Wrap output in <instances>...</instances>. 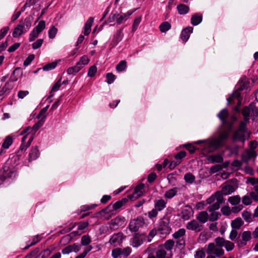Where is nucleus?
Masks as SVG:
<instances>
[{
    "mask_svg": "<svg viewBox=\"0 0 258 258\" xmlns=\"http://www.w3.org/2000/svg\"><path fill=\"white\" fill-rule=\"evenodd\" d=\"M232 126V124L230 123L229 128L228 130L221 132L217 138L209 140L206 143L205 146L208 147L209 152H212L222 146L223 142L229 136Z\"/></svg>",
    "mask_w": 258,
    "mask_h": 258,
    "instance_id": "nucleus-1",
    "label": "nucleus"
},
{
    "mask_svg": "<svg viewBox=\"0 0 258 258\" xmlns=\"http://www.w3.org/2000/svg\"><path fill=\"white\" fill-rule=\"evenodd\" d=\"M215 243H210L206 248L208 254H215L217 257L223 255L224 251L222 247L225 244L226 240L222 237H218L215 239Z\"/></svg>",
    "mask_w": 258,
    "mask_h": 258,
    "instance_id": "nucleus-2",
    "label": "nucleus"
},
{
    "mask_svg": "<svg viewBox=\"0 0 258 258\" xmlns=\"http://www.w3.org/2000/svg\"><path fill=\"white\" fill-rule=\"evenodd\" d=\"M216 195L218 197L217 201L209 206L207 208V210L211 212L209 216L210 221H215L219 219L221 214L220 213L216 212V210H218L220 207V205L224 202L223 196L219 191H217Z\"/></svg>",
    "mask_w": 258,
    "mask_h": 258,
    "instance_id": "nucleus-3",
    "label": "nucleus"
},
{
    "mask_svg": "<svg viewBox=\"0 0 258 258\" xmlns=\"http://www.w3.org/2000/svg\"><path fill=\"white\" fill-rule=\"evenodd\" d=\"M128 202V199L126 198L122 199L121 200L118 201L115 203L110 204L107 206L105 208L99 211L97 214L102 218L104 219H109L112 214V210H111V205L112 208L114 210H117L120 208L124 204Z\"/></svg>",
    "mask_w": 258,
    "mask_h": 258,
    "instance_id": "nucleus-4",
    "label": "nucleus"
},
{
    "mask_svg": "<svg viewBox=\"0 0 258 258\" xmlns=\"http://www.w3.org/2000/svg\"><path fill=\"white\" fill-rule=\"evenodd\" d=\"M247 132L246 123L244 121H241L240 123L239 127L236 130L233 135V140L234 141H239L243 144L247 139L246 134Z\"/></svg>",
    "mask_w": 258,
    "mask_h": 258,
    "instance_id": "nucleus-5",
    "label": "nucleus"
},
{
    "mask_svg": "<svg viewBox=\"0 0 258 258\" xmlns=\"http://www.w3.org/2000/svg\"><path fill=\"white\" fill-rule=\"evenodd\" d=\"M185 230L180 228L173 234V237L176 240V246L180 248H183L185 245Z\"/></svg>",
    "mask_w": 258,
    "mask_h": 258,
    "instance_id": "nucleus-6",
    "label": "nucleus"
},
{
    "mask_svg": "<svg viewBox=\"0 0 258 258\" xmlns=\"http://www.w3.org/2000/svg\"><path fill=\"white\" fill-rule=\"evenodd\" d=\"M145 225L144 218L139 216L131 220L128 228L131 231L136 232Z\"/></svg>",
    "mask_w": 258,
    "mask_h": 258,
    "instance_id": "nucleus-7",
    "label": "nucleus"
},
{
    "mask_svg": "<svg viewBox=\"0 0 258 258\" xmlns=\"http://www.w3.org/2000/svg\"><path fill=\"white\" fill-rule=\"evenodd\" d=\"M170 220L168 217H163L159 223L157 230L161 234H167L170 233L171 228L169 226Z\"/></svg>",
    "mask_w": 258,
    "mask_h": 258,
    "instance_id": "nucleus-8",
    "label": "nucleus"
},
{
    "mask_svg": "<svg viewBox=\"0 0 258 258\" xmlns=\"http://www.w3.org/2000/svg\"><path fill=\"white\" fill-rule=\"evenodd\" d=\"M27 137L28 135H26L22 138V144L19 150L17 152L18 156H21L23 152L25 151L26 149L30 146L32 141L33 140V136L31 135L28 141L26 142V139H27Z\"/></svg>",
    "mask_w": 258,
    "mask_h": 258,
    "instance_id": "nucleus-9",
    "label": "nucleus"
},
{
    "mask_svg": "<svg viewBox=\"0 0 258 258\" xmlns=\"http://www.w3.org/2000/svg\"><path fill=\"white\" fill-rule=\"evenodd\" d=\"M185 227L187 230L194 231L195 232H199L203 229V225L197 220H192L187 222Z\"/></svg>",
    "mask_w": 258,
    "mask_h": 258,
    "instance_id": "nucleus-10",
    "label": "nucleus"
},
{
    "mask_svg": "<svg viewBox=\"0 0 258 258\" xmlns=\"http://www.w3.org/2000/svg\"><path fill=\"white\" fill-rule=\"evenodd\" d=\"M248 84L249 82L246 78L241 79L238 84V87L237 90L233 94V96L234 97L239 98L240 95L239 92L246 88L248 87Z\"/></svg>",
    "mask_w": 258,
    "mask_h": 258,
    "instance_id": "nucleus-11",
    "label": "nucleus"
},
{
    "mask_svg": "<svg viewBox=\"0 0 258 258\" xmlns=\"http://www.w3.org/2000/svg\"><path fill=\"white\" fill-rule=\"evenodd\" d=\"M123 234L122 233L114 234L110 238L109 243L114 246L120 245L122 241Z\"/></svg>",
    "mask_w": 258,
    "mask_h": 258,
    "instance_id": "nucleus-12",
    "label": "nucleus"
},
{
    "mask_svg": "<svg viewBox=\"0 0 258 258\" xmlns=\"http://www.w3.org/2000/svg\"><path fill=\"white\" fill-rule=\"evenodd\" d=\"M251 233L249 231H244L241 234L242 239L237 240L238 246L242 247L246 244L247 242L250 240Z\"/></svg>",
    "mask_w": 258,
    "mask_h": 258,
    "instance_id": "nucleus-13",
    "label": "nucleus"
},
{
    "mask_svg": "<svg viewBox=\"0 0 258 258\" xmlns=\"http://www.w3.org/2000/svg\"><path fill=\"white\" fill-rule=\"evenodd\" d=\"M173 254L170 252L167 254V252L162 246H159L155 251V256L157 258H172Z\"/></svg>",
    "mask_w": 258,
    "mask_h": 258,
    "instance_id": "nucleus-14",
    "label": "nucleus"
},
{
    "mask_svg": "<svg viewBox=\"0 0 258 258\" xmlns=\"http://www.w3.org/2000/svg\"><path fill=\"white\" fill-rule=\"evenodd\" d=\"M124 222V218L121 216H117L110 221V227L111 228H117V227L121 226Z\"/></svg>",
    "mask_w": 258,
    "mask_h": 258,
    "instance_id": "nucleus-15",
    "label": "nucleus"
},
{
    "mask_svg": "<svg viewBox=\"0 0 258 258\" xmlns=\"http://www.w3.org/2000/svg\"><path fill=\"white\" fill-rule=\"evenodd\" d=\"M256 156V152L254 151L247 150L245 153L241 156V158L244 162H248L252 158H254Z\"/></svg>",
    "mask_w": 258,
    "mask_h": 258,
    "instance_id": "nucleus-16",
    "label": "nucleus"
},
{
    "mask_svg": "<svg viewBox=\"0 0 258 258\" xmlns=\"http://www.w3.org/2000/svg\"><path fill=\"white\" fill-rule=\"evenodd\" d=\"M193 31L192 27H187L184 29L181 33L180 38L184 42H186L190 36V34Z\"/></svg>",
    "mask_w": 258,
    "mask_h": 258,
    "instance_id": "nucleus-17",
    "label": "nucleus"
},
{
    "mask_svg": "<svg viewBox=\"0 0 258 258\" xmlns=\"http://www.w3.org/2000/svg\"><path fill=\"white\" fill-rule=\"evenodd\" d=\"M145 239V237L143 238L139 233H136L133 239V241H132L133 246L137 247L140 246L143 243V241Z\"/></svg>",
    "mask_w": 258,
    "mask_h": 258,
    "instance_id": "nucleus-18",
    "label": "nucleus"
},
{
    "mask_svg": "<svg viewBox=\"0 0 258 258\" xmlns=\"http://www.w3.org/2000/svg\"><path fill=\"white\" fill-rule=\"evenodd\" d=\"M44 122V120L43 118H41L39 121H38L37 123H36L33 126L32 128H27L26 129L24 130L21 133V134H23V133H30V131L31 130H33L34 132L37 131L42 125L43 124Z\"/></svg>",
    "mask_w": 258,
    "mask_h": 258,
    "instance_id": "nucleus-19",
    "label": "nucleus"
},
{
    "mask_svg": "<svg viewBox=\"0 0 258 258\" xmlns=\"http://www.w3.org/2000/svg\"><path fill=\"white\" fill-rule=\"evenodd\" d=\"M167 202L163 199H159L155 202L154 208L158 211H161L166 208Z\"/></svg>",
    "mask_w": 258,
    "mask_h": 258,
    "instance_id": "nucleus-20",
    "label": "nucleus"
},
{
    "mask_svg": "<svg viewBox=\"0 0 258 258\" xmlns=\"http://www.w3.org/2000/svg\"><path fill=\"white\" fill-rule=\"evenodd\" d=\"M197 220L202 223V224L207 222L209 219V215L207 212L202 211L196 216Z\"/></svg>",
    "mask_w": 258,
    "mask_h": 258,
    "instance_id": "nucleus-21",
    "label": "nucleus"
},
{
    "mask_svg": "<svg viewBox=\"0 0 258 258\" xmlns=\"http://www.w3.org/2000/svg\"><path fill=\"white\" fill-rule=\"evenodd\" d=\"M39 155V150L37 146L32 148L29 153L28 160L29 162L36 159Z\"/></svg>",
    "mask_w": 258,
    "mask_h": 258,
    "instance_id": "nucleus-22",
    "label": "nucleus"
},
{
    "mask_svg": "<svg viewBox=\"0 0 258 258\" xmlns=\"http://www.w3.org/2000/svg\"><path fill=\"white\" fill-rule=\"evenodd\" d=\"M94 21V18L93 17H90L87 21L84 26V34L85 35H88L91 31V28Z\"/></svg>",
    "mask_w": 258,
    "mask_h": 258,
    "instance_id": "nucleus-23",
    "label": "nucleus"
},
{
    "mask_svg": "<svg viewBox=\"0 0 258 258\" xmlns=\"http://www.w3.org/2000/svg\"><path fill=\"white\" fill-rule=\"evenodd\" d=\"M178 188L177 187H173L167 190L164 196V198L168 199H172L177 195Z\"/></svg>",
    "mask_w": 258,
    "mask_h": 258,
    "instance_id": "nucleus-24",
    "label": "nucleus"
},
{
    "mask_svg": "<svg viewBox=\"0 0 258 258\" xmlns=\"http://www.w3.org/2000/svg\"><path fill=\"white\" fill-rule=\"evenodd\" d=\"M202 15L199 14H195L191 16V23L194 26H197L202 21Z\"/></svg>",
    "mask_w": 258,
    "mask_h": 258,
    "instance_id": "nucleus-25",
    "label": "nucleus"
},
{
    "mask_svg": "<svg viewBox=\"0 0 258 258\" xmlns=\"http://www.w3.org/2000/svg\"><path fill=\"white\" fill-rule=\"evenodd\" d=\"M228 116V112L225 109H222L218 114V116L222 121L223 124H227L226 119Z\"/></svg>",
    "mask_w": 258,
    "mask_h": 258,
    "instance_id": "nucleus-26",
    "label": "nucleus"
},
{
    "mask_svg": "<svg viewBox=\"0 0 258 258\" xmlns=\"http://www.w3.org/2000/svg\"><path fill=\"white\" fill-rule=\"evenodd\" d=\"M207 160L212 163H222L223 161V157L220 155L210 156L208 157Z\"/></svg>",
    "mask_w": 258,
    "mask_h": 258,
    "instance_id": "nucleus-27",
    "label": "nucleus"
},
{
    "mask_svg": "<svg viewBox=\"0 0 258 258\" xmlns=\"http://www.w3.org/2000/svg\"><path fill=\"white\" fill-rule=\"evenodd\" d=\"M242 114L244 116V120L246 123L249 120V116H250V104L248 106L244 107L242 110Z\"/></svg>",
    "mask_w": 258,
    "mask_h": 258,
    "instance_id": "nucleus-28",
    "label": "nucleus"
},
{
    "mask_svg": "<svg viewBox=\"0 0 258 258\" xmlns=\"http://www.w3.org/2000/svg\"><path fill=\"white\" fill-rule=\"evenodd\" d=\"M235 190L234 187L231 185H226L222 187L221 192L219 191L222 195H228L232 192Z\"/></svg>",
    "mask_w": 258,
    "mask_h": 258,
    "instance_id": "nucleus-29",
    "label": "nucleus"
},
{
    "mask_svg": "<svg viewBox=\"0 0 258 258\" xmlns=\"http://www.w3.org/2000/svg\"><path fill=\"white\" fill-rule=\"evenodd\" d=\"M23 28L22 25L19 24L17 27L15 28L14 31L13 33V36L15 38L19 37L23 33H25Z\"/></svg>",
    "mask_w": 258,
    "mask_h": 258,
    "instance_id": "nucleus-30",
    "label": "nucleus"
},
{
    "mask_svg": "<svg viewBox=\"0 0 258 258\" xmlns=\"http://www.w3.org/2000/svg\"><path fill=\"white\" fill-rule=\"evenodd\" d=\"M133 12L128 11L126 13L123 14L116 20L117 24H121L124 21H125L129 17L133 14Z\"/></svg>",
    "mask_w": 258,
    "mask_h": 258,
    "instance_id": "nucleus-31",
    "label": "nucleus"
},
{
    "mask_svg": "<svg viewBox=\"0 0 258 258\" xmlns=\"http://www.w3.org/2000/svg\"><path fill=\"white\" fill-rule=\"evenodd\" d=\"M177 10L179 14L185 15L189 12V8L184 4H179L177 6Z\"/></svg>",
    "mask_w": 258,
    "mask_h": 258,
    "instance_id": "nucleus-32",
    "label": "nucleus"
},
{
    "mask_svg": "<svg viewBox=\"0 0 258 258\" xmlns=\"http://www.w3.org/2000/svg\"><path fill=\"white\" fill-rule=\"evenodd\" d=\"M243 222L240 218H237L231 222V226L234 229H239L243 225Z\"/></svg>",
    "mask_w": 258,
    "mask_h": 258,
    "instance_id": "nucleus-33",
    "label": "nucleus"
},
{
    "mask_svg": "<svg viewBox=\"0 0 258 258\" xmlns=\"http://www.w3.org/2000/svg\"><path fill=\"white\" fill-rule=\"evenodd\" d=\"M20 24L22 25L24 31L27 32L31 26V21L30 18H26L23 22H20Z\"/></svg>",
    "mask_w": 258,
    "mask_h": 258,
    "instance_id": "nucleus-34",
    "label": "nucleus"
},
{
    "mask_svg": "<svg viewBox=\"0 0 258 258\" xmlns=\"http://www.w3.org/2000/svg\"><path fill=\"white\" fill-rule=\"evenodd\" d=\"M175 242L173 240H168L166 241L163 245V248L165 250L171 251L173 248Z\"/></svg>",
    "mask_w": 258,
    "mask_h": 258,
    "instance_id": "nucleus-35",
    "label": "nucleus"
},
{
    "mask_svg": "<svg viewBox=\"0 0 258 258\" xmlns=\"http://www.w3.org/2000/svg\"><path fill=\"white\" fill-rule=\"evenodd\" d=\"M241 198L239 196L230 197L228 198V202L232 205H238L240 202Z\"/></svg>",
    "mask_w": 258,
    "mask_h": 258,
    "instance_id": "nucleus-36",
    "label": "nucleus"
},
{
    "mask_svg": "<svg viewBox=\"0 0 258 258\" xmlns=\"http://www.w3.org/2000/svg\"><path fill=\"white\" fill-rule=\"evenodd\" d=\"M12 143L13 139L11 136H9L5 138L2 147L4 149H8L9 147L12 144Z\"/></svg>",
    "mask_w": 258,
    "mask_h": 258,
    "instance_id": "nucleus-37",
    "label": "nucleus"
},
{
    "mask_svg": "<svg viewBox=\"0 0 258 258\" xmlns=\"http://www.w3.org/2000/svg\"><path fill=\"white\" fill-rule=\"evenodd\" d=\"M195 176L192 173L189 172L186 173L184 176V179L185 181L190 184L194 183L195 180Z\"/></svg>",
    "mask_w": 258,
    "mask_h": 258,
    "instance_id": "nucleus-38",
    "label": "nucleus"
},
{
    "mask_svg": "<svg viewBox=\"0 0 258 258\" xmlns=\"http://www.w3.org/2000/svg\"><path fill=\"white\" fill-rule=\"evenodd\" d=\"M59 61L57 60L46 64L43 67V70L45 71H48L54 69L56 67L58 61Z\"/></svg>",
    "mask_w": 258,
    "mask_h": 258,
    "instance_id": "nucleus-39",
    "label": "nucleus"
},
{
    "mask_svg": "<svg viewBox=\"0 0 258 258\" xmlns=\"http://www.w3.org/2000/svg\"><path fill=\"white\" fill-rule=\"evenodd\" d=\"M171 28L170 24L168 22L162 23L159 26L160 30L162 32H166Z\"/></svg>",
    "mask_w": 258,
    "mask_h": 258,
    "instance_id": "nucleus-40",
    "label": "nucleus"
},
{
    "mask_svg": "<svg viewBox=\"0 0 258 258\" xmlns=\"http://www.w3.org/2000/svg\"><path fill=\"white\" fill-rule=\"evenodd\" d=\"M81 67L78 65L77 63L76 66L68 69L67 73L69 75L73 74L78 73L81 70Z\"/></svg>",
    "mask_w": 258,
    "mask_h": 258,
    "instance_id": "nucleus-41",
    "label": "nucleus"
},
{
    "mask_svg": "<svg viewBox=\"0 0 258 258\" xmlns=\"http://www.w3.org/2000/svg\"><path fill=\"white\" fill-rule=\"evenodd\" d=\"M57 29L54 26H51L48 30V36L50 39H53L57 32Z\"/></svg>",
    "mask_w": 258,
    "mask_h": 258,
    "instance_id": "nucleus-42",
    "label": "nucleus"
},
{
    "mask_svg": "<svg viewBox=\"0 0 258 258\" xmlns=\"http://www.w3.org/2000/svg\"><path fill=\"white\" fill-rule=\"evenodd\" d=\"M126 62L125 60H121L120 62L116 66V69L118 72H122L124 71L126 68Z\"/></svg>",
    "mask_w": 258,
    "mask_h": 258,
    "instance_id": "nucleus-43",
    "label": "nucleus"
},
{
    "mask_svg": "<svg viewBox=\"0 0 258 258\" xmlns=\"http://www.w3.org/2000/svg\"><path fill=\"white\" fill-rule=\"evenodd\" d=\"M132 252V249L130 247H126L124 248H121V256L123 257H127Z\"/></svg>",
    "mask_w": 258,
    "mask_h": 258,
    "instance_id": "nucleus-44",
    "label": "nucleus"
},
{
    "mask_svg": "<svg viewBox=\"0 0 258 258\" xmlns=\"http://www.w3.org/2000/svg\"><path fill=\"white\" fill-rule=\"evenodd\" d=\"M92 249V246L91 245H88L85 248L84 251L81 254L77 256L76 258H85L88 252H89Z\"/></svg>",
    "mask_w": 258,
    "mask_h": 258,
    "instance_id": "nucleus-45",
    "label": "nucleus"
},
{
    "mask_svg": "<svg viewBox=\"0 0 258 258\" xmlns=\"http://www.w3.org/2000/svg\"><path fill=\"white\" fill-rule=\"evenodd\" d=\"M123 36V34L121 30H118L116 31V33L114 37V40L116 43L119 42L122 39Z\"/></svg>",
    "mask_w": 258,
    "mask_h": 258,
    "instance_id": "nucleus-46",
    "label": "nucleus"
},
{
    "mask_svg": "<svg viewBox=\"0 0 258 258\" xmlns=\"http://www.w3.org/2000/svg\"><path fill=\"white\" fill-rule=\"evenodd\" d=\"M223 168V166L220 164H217L214 166H212L210 168V173L211 174H213L216 173L220 170H221Z\"/></svg>",
    "mask_w": 258,
    "mask_h": 258,
    "instance_id": "nucleus-47",
    "label": "nucleus"
},
{
    "mask_svg": "<svg viewBox=\"0 0 258 258\" xmlns=\"http://www.w3.org/2000/svg\"><path fill=\"white\" fill-rule=\"evenodd\" d=\"M45 28V22L44 20L40 21L37 26L34 28L38 32L41 33Z\"/></svg>",
    "mask_w": 258,
    "mask_h": 258,
    "instance_id": "nucleus-48",
    "label": "nucleus"
},
{
    "mask_svg": "<svg viewBox=\"0 0 258 258\" xmlns=\"http://www.w3.org/2000/svg\"><path fill=\"white\" fill-rule=\"evenodd\" d=\"M20 71L19 68H16L13 72V74L11 75L10 77V80L12 82H15L17 81L18 79V78L15 76L16 74L20 75V76H21L22 74V72H21L20 73H19V72Z\"/></svg>",
    "mask_w": 258,
    "mask_h": 258,
    "instance_id": "nucleus-49",
    "label": "nucleus"
},
{
    "mask_svg": "<svg viewBox=\"0 0 258 258\" xmlns=\"http://www.w3.org/2000/svg\"><path fill=\"white\" fill-rule=\"evenodd\" d=\"M250 116H257L258 115V109L253 104H250Z\"/></svg>",
    "mask_w": 258,
    "mask_h": 258,
    "instance_id": "nucleus-50",
    "label": "nucleus"
},
{
    "mask_svg": "<svg viewBox=\"0 0 258 258\" xmlns=\"http://www.w3.org/2000/svg\"><path fill=\"white\" fill-rule=\"evenodd\" d=\"M242 202L245 205H249L252 202L249 194L244 196L242 199Z\"/></svg>",
    "mask_w": 258,
    "mask_h": 258,
    "instance_id": "nucleus-51",
    "label": "nucleus"
},
{
    "mask_svg": "<svg viewBox=\"0 0 258 258\" xmlns=\"http://www.w3.org/2000/svg\"><path fill=\"white\" fill-rule=\"evenodd\" d=\"M145 185L144 184L142 183L138 185H137L134 190V191L136 193L139 194V196H142L144 193V188Z\"/></svg>",
    "mask_w": 258,
    "mask_h": 258,
    "instance_id": "nucleus-52",
    "label": "nucleus"
},
{
    "mask_svg": "<svg viewBox=\"0 0 258 258\" xmlns=\"http://www.w3.org/2000/svg\"><path fill=\"white\" fill-rule=\"evenodd\" d=\"M111 255L113 258H118L121 256V248H115L112 250Z\"/></svg>",
    "mask_w": 258,
    "mask_h": 258,
    "instance_id": "nucleus-53",
    "label": "nucleus"
},
{
    "mask_svg": "<svg viewBox=\"0 0 258 258\" xmlns=\"http://www.w3.org/2000/svg\"><path fill=\"white\" fill-rule=\"evenodd\" d=\"M39 33H40L38 32L37 30H36L35 29H34L29 35V41H34L35 40V39L38 37Z\"/></svg>",
    "mask_w": 258,
    "mask_h": 258,
    "instance_id": "nucleus-54",
    "label": "nucleus"
},
{
    "mask_svg": "<svg viewBox=\"0 0 258 258\" xmlns=\"http://www.w3.org/2000/svg\"><path fill=\"white\" fill-rule=\"evenodd\" d=\"M89 59L87 55H83L80 58L79 61L77 62L78 65L83 64L85 65L88 63Z\"/></svg>",
    "mask_w": 258,
    "mask_h": 258,
    "instance_id": "nucleus-55",
    "label": "nucleus"
},
{
    "mask_svg": "<svg viewBox=\"0 0 258 258\" xmlns=\"http://www.w3.org/2000/svg\"><path fill=\"white\" fill-rule=\"evenodd\" d=\"M91 238L88 235H84L81 238V244L83 245H88L91 242Z\"/></svg>",
    "mask_w": 258,
    "mask_h": 258,
    "instance_id": "nucleus-56",
    "label": "nucleus"
},
{
    "mask_svg": "<svg viewBox=\"0 0 258 258\" xmlns=\"http://www.w3.org/2000/svg\"><path fill=\"white\" fill-rule=\"evenodd\" d=\"M242 218L247 222H250L251 220V214L250 212L244 211L242 213Z\"/></svg>",
    "mask_w": 258,
    "mask_h": 258,
    "instance_id": "nucleus-57",
    "label": "nucleus"
},
{
    "mask_svg": "<svg viewBox=\"0 0 258 258\" xmlns=\"http://www.w3.org/2000/svg\"><path fill=\"white\" fill-rule=\"evenodd\" d=\"M106 78H107V83L108 84H112L113 81L115 80L116 77H115V76L112 73H107L106 74Z\"/></svg>",
    "mask_w": 258,
    "mask_h": 258,
    "instance_id": "nucleus-58",
    "label": "nucleus"
},
{
    "mask_svg": "<svg viewBox=\"0 0 258 258\" xmlns=\"http://www.w3.org/2000/svg\"><path fill=\"white\" fill-rule=\"evenodd\" d=\"M97 67L96 66L93 65L91 66L88 70V76L91 77H94L97 72Z\"/></svg>",
    "mask_w": 258,
    "mask_h": 258,
    "instance_id": "nucleus-59",
    "label": "nucleus"
},
{
    "mask_svg": "<svg viewBox=\"0 0 258 258\" xmlns=\"http://www.w3.org/2000/svg\"><path fill=\"white\" fill-rule=\"evenodd\" d=\"M141 21V17H139L136 18L134 21L133 26H132V31L133 32L135 31L139 24L140 23Z\"/></svg>",
    "mask_w": 258,
    "mask_h": 258,
    "instance_id": "nucleus-60",
    "label": "nucleus"
},
{
    "mask_svg": "<svg viewBox=\"0 0 258 258\" xmlns=\"http://www.w3.org/2000/svg\"><path fill=\"white\" fill-rule=\"evenodd\" d=\"M77 225H78V230H82L85 229L88 226L89 223L87 221L81 222L77 223Z\"/></svg>",
    "mask_w": 258,
    "mask_h": 258,
    "instance_id": "nucleus-61",
    "label": "nucleus"
},
{
    "mask_svg": "<svg viewBox=\"0 0 258 258\" xmlns=\"http://www.w3.org/2000/svg\"><path fill=\"white\" fill-rule=\"evenodd\" d=\"M35 55L34 54H30L26 59L24 60L23 64L25 66H27L31 63L32 61L34 59Z\"/></svg>",
    "mask_w": 258,
    "mask_h": 258,
    "instance_id": "nucleus-62",
    "label": "nucleus"
},
{
    "mask_svg": "<svg viewBox=\"0 0 258 258\" xmlns=\"http://www.w3.org/2000/svg\"><path fill=\"white\" fill-rule=\"evenodd\" d=\"M43 42V39H38L36 42H34L32 44V48L34 49H36L39 48L42 44V43Z\"/></svg>",
    "mask_w": 258,
    "mask_h": 258,
    "instance_id": "nucleus-63",
    "label": "nucleus"
},
{
    "mask_svg": "<svg viewBox=\"0 0 258 258\" xmlns=\"http://www.w3.org/2000/svg\"><path fill=\"white\" fill-rule=\"evenodd\" d=\"M221 211L224 215L229 216L231 212V210L229 207L224 206L221 209Z\"/></svg>",
    "mask_w": 258,
    "mask_h": 258,
    "instance_id": "nucleus-64",
    "label": "nucleus"
}]
</instances>
